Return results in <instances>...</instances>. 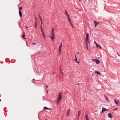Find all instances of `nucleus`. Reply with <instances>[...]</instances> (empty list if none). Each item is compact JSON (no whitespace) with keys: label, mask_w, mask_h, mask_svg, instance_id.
I'll return each mask as SVG.
<instances>
[{"label":"nucleus","mask_w":120,"mask_h":120,"mask_svg":"<svg viewBox=\"0 0 120 120\" xmlns=\"http://www.w3.org/2000/svg\"><path fill=\"white\" fill-rule=\"evenodd\" d=\"M61 94V93L60 92L59 93V96L60 95V96H61L60 94Z\"/></svg>","instance_id":"obj_35"},{"label":"nucleus","mask_w":120,"mask_h":120,"mask_svg":"<svg viewBox=\"0 0 120 120\" xmlns=\"http://www.w3.org/2000/svg\"><path fill=\"white\" fill-rule=\"evenodd\" d=\"M85 42L86 44L88 43L89 44H90V42L89 40V39H85Z\"/></svg>","instance_id":"obj_5"},{"label":"nucleus","mask_w":120,"mask_h":120,"mask_svg":"<svg viewBox=\"0 0 120 120\" xmlns=\"http://www.w3.org/2000/svg\"><path fill=\"white\" fill-rule=\"evenodd\" d=\"M118 54V56H120V55L118 54Z\"/></svg>","instance_id":"obj_48"},{"label":"nucleus","mask_w":120,"mask_h":120,"mask_svg":"<svg viewBox=\"0 0 120 120\" xmlns=\"http://www.w3.org/2000/svg\"><path fill=\"white\" fill-rule=\"evenodd\" d=\"M76 55H77V54H76V55H75V59H76V58H77V57H76Z\"/></svg>","instance_id":"obj_46"},{"label":"nucleus","mask_w":120,"mask_h":120,"mask_svg":"<svg viewBox=\"0 0 120 120\" xmlns=\"http://www.w3.org/2000/svg\"><path fill=\"white\" fill-rule=\"evenodd\" d=\"M74 60V61H77V58H76V59H75V60Z\"/></svg>","instance_id":"obj_33"},{"label":"nucleus","mask_w":120,"mask_h":120,"mask_svg":"<svg viewBox=\"0 0 120 120\" xmlns=\"http://www.w3.org/2000/svg\"><path fill=\"white\" fill-rule=\"evenodd\" d=\"M22 9V7H20L19 8V11H21V10Z\"/></svg>","instance_id":"obj_21"},{"label":"nucleus","mask_w":120,"mask_h":120,"mask_svg":"<svg viewBox=\"0 0 120 120\" xmlns=\"http://www.w3.org/2000/svg\"><path fill=\"white\" fill-rule=\"evenodd\" d=\"M96 47L97 48H100V49H101V46L99 45L98 44L96 45Z\"/></svg>","instance_id":"obj_11"},{"label":"nucleus","mask_w":120,"mask_h":120,"mask_svg":"<svg viewBox=\"0 0 120 120\" xmlns=\"http://www.w3.org/2000/svg\"><path fill=\"white\" fill-rule=\"evenodd\" d=\"M40 27H41V32H43V29H42V25H41L40 26Z\"/></svg>","instance_id":"obj_15"},{"label":"nucleus","mask_w":120,"mask_h":120,"mask_svg":"<svg viewBox=\"0 0 120 120\" xmlns=\"http://www.w3.org/2000/svg\"><path fill=\"white\" fill-rule=\"evenodd\" d=\"M79 119H78V118H77V120H78Z\"/></svg>","instance_id":"obj_55"},{"label":"nucleus","mask_w":120,"mask_h":120,"mask_svg":"<svg viewBox=\"0 0 120 120\" xmlns=\"http://www.w3.org/2000/svg\"><path fill=\"white\" fill-rule=\"evenodd\" d=\"M60 72H61V73L62 74V75H63V72H62V71H61Z\"/></svg>","instance_id":"obj_39"},{"label":"nucleus","mask_w":120,"mask_h":120,"mask_svg":"<svg viewBox=\"0 0 120 120\" xmlns=\"http://www.w3.org/2000/svg\"><path fill=\"white\" fill-rule=\"evenodd\" d=\"M36 44V43H32V45H35Z\"/></svg>","instance_id":"obj_32"},{"label":"nucleus","mask_w":120,"mask_h":120,"mask_svg":"<svg viewBox=\"0 0 120 120\" xmlns=\"http://www.w3.org/2000/svg\"><path fill=\"white\" fill-rule=\"evenodd\" d=\"M67 15V17L68 18V17H69L68 14H66Z\"/></svg>","instance_id":"obj_36"},{"label":"nucleus","mask_w":120,"mask_h":120,"mask_svg":"<svg viewBox=\"0 0 120 120\" xmlns=\"http://www.w3.org/2000/svg\"><path fill=\"white\" fill-rule=\"evenodd\" d=\"M92 60L94 62H95L97 64H98L100 63L99 61V60L96 59H93Z\"/></svg>","instance_id":"obj_1"},{"label":"nucleus","mask_w":120,"mask_h":120,"mask_svg":"<svg viewBox=\"0 0 120 120\" xmlns=\"http://www.w3.org/2000/svg\"><path fill=\"white\" fill-rule=\"evenodd\" d=\"M59 97L58 98L57 100L56 101L57 103L58 104L59 103V101L61 98V96H59Z\"/></svg>","instance_id":"obj_2"},{"label":"nucleus","mask_w":120,"mask_h":120,"mask_svg":"<svg viewBox=\"0 0 120 120\" xmlns=\"http://www.w3.org/2000/svg\"><path fill=\"white\" fill-rule=\"evenodd\" d=\"M108 116L110 118H112V115L110 113H108Z\"/></svg>","instance_id":"obj_10"},{"label":"nucleus","mask_w":120,"mask_h":120,"mask_svg":"<svg viewBox=\"0 0 120 120\" xmlns=\"http://www.w3.org/2000/svg\"><path fill=\"white\" fill-rule=\"evenodd\" d=\"M76 85L77 86H79V83L77 84H76Z\"/></svg>","instance_id":"obj_34"},{"label":"nucleus","mask_w":120,"mask_h":120,"mask_svg":"<svg viewBox=\"0 0 120 120\" xmlns=\"http://www.w3.org/2000/svg\"><path fill=\"white\" fill-rule=\"evenodd\" d=\"M70 112V109H69L68 110L67 113V116H68L69 115Z\"/></svg>","instance_id":"obj_12"},{"label":"nucleus","mask_w":120,"mask_h":120,"mask_svg":"<svg viewBox=\"0 0 120 120\" xmlns=\"http://www.w3.org/2000/svg\"><path fill=\"white\" fill-rule=\"evenodd\" d=\"M65 13L66 14H68V13L67 12V11L66 10H65Z\"/></svg>","instance_id":"obj_31"},{"label":"nucleus","mask_w":120,"mask_h":120,"mask_svg":"<svg viewBox=\"0 0 120 120\" xmlns=\"http://www.w3.org/2000/svg\"><path fill=\"white\" fill-rule=\"evenodd\" d=\"M79 1H81V0H78Z\"/></svg>","instance_id":"obj_50"},{"label":"nucleus","mask_w":120,"mask_h":120,"mask_svg":"<svg viewBox=\"0 0 120 120\" xmlns=\"http://www.w3.org/2000/svg\"><path fill=\"white\" fill-rule=\"evenodd\" d=\"M92 75L93 76H94V74H92Z\"/></svg>","instance_id":"obj_51"},{"label":"nucleus","mask_w":120,"mask_h":120,"mask_svg":"<svg viewBox=\"0 0 120 120\" xmlns=\"http://www.w3.org/2000/svg\"><path fill=\"white\" fill-rule=\"evenodd\" d=\"M60 45H60V46H59V47L61 48V47H62V43H61V44Z\"/></svg>","instance_id":"obj_24"},{"label":"nucleus","mask_w":120,"mask_h":120,"mask_svg":"<svg viewBox=\"0 0 120 120\" xmlns=\"http://www.w3.org/2000/svg\"><path fill=\"white\" fill-rule=\"evenodd\" d=\"M37 24H35V26H34V27H35V29L36 28V27H37Z\"/></svg>","instance_id":"obj_26"},{"label":"nucleus","mask_w":120,"mask_h":120,"mask_svg":"<svg viewBox=\"0 0 120 120\" xmlns=\"http://www.w3.org/2000/svg\"><path fill=\"white\" fill-rule=\"evenodd\" d=\"M81 113V111L80 110L78 112V114L77 115L78 116V119H79V116L80 115Z\"/></svg>","instance_id":"obj_4"},{"label":"nucleus","mask_w":120,"mask_h":120,"mask_svg":"<svg viewBox=\"0 0 120 120\" xmlns=\"http://www.w3.org/2000/svg\"><path fill=\"white\" fill-rule=\"evenodd\" d=\"M25 34H24V35L22 36V37L23 38H25Z\"/></svg>","instance_id":"obj_25"},{"label":"nucleus","mask_w":120,"mask_h":120,"mask_svg":"<svg viewBox=\"0 0 120 120\" xmlns=\"http://www.w3.org/2000/svg\"><path fill=\"white\" fill-rule=\"evenodd\" d=\"M41 21V25H42V20Z\"/></svg>","instance_id":"obj_40"},{"label":"nucleus","mask_w":120,"mask_h":120,"mask_svg":"<svg viewBox=\"0 0 120 120\" xmlns=\"http://www.w3.org/2000/svg\"><path fill=\"white\" fill-rule=\"evenodd\" d=\"M79 11H81V10H79Z\"/></svg>","instance_id":"obj_56"},{"label":"nucleus","mask_w":120,"mask_h":120,"mask_svg":"<svg viewBox=\"0 0 120 120\" xmlns=\"http://www.w3.org/2000/svg\"><path fill=\"white\" fill-rule=\"evenodd\" d=\"M86 47V48H87V49L88 50V46Z\"/></svg>","instance_id":"obj_44"},{"label":"nucleus","mask_w":120,"mask_h":120,"mask_svg":"<svg viewBox=\"0 0 120 120\" xmlns=\"http://www.w3.org/2000/svg\"><path fill=\"white\" fill-rule=\"evenodd\" d=\"M88 115H86V120H89L87 118Z\"/></svg>","instance_id":"obj_22"},{"label":"nucleus","mask_w":120,"mask_h":120,"mask_svg":"<svg viewBox=\"0 0 120 120\" xmlns=\"http://www.w3.org/2000/svg\"><path fill=\"white\" fill-rule=\"evenodd\" d=\"M26 28H28V27L27 26H26Z\"/></svg>","instance_id":"obj_49"},{"label":"nucleus","mask_w":120,"mask_h":120,"mask_svg":"<svg viewBox=\"0 0 120 120\" xmlns=\"http://www.w3.org/2000/svg\"><path fill=\"white\" fill-rule=\"evenodd\" d=\"M42 47H43V46H42V47H41V48H42Z\"/></svg>","instance_id":"obj_52"},{"label":"nucleus","mask_w":120,"mask_h":120,"mask_svg":"<svg viewBox=\"0 0 120 120\" xmlns=\"http://www.w3.org/2000/svg\"><path fill=\"white\" fill-rule=\"evenodd\" d=\"M76 9H78V8H76Z\"/></svg>","instance_id":"obj_57"},{"label":"nucleus","mask_w":120,"mask_h":120,"mask_svg":"<svg viewBox=\"0 0 120 120\" xmlns=\"http://www.w3.org/2000/svg\"><path fill=\"white\" fill-rule=\"evenodd\" d=\"M35 21H37V18L36 17L35 18Z\"/></svg>","instance_id":"obj_38"},{"label":"nucleus","mask_w":120,"mask_h":120,"mask_svg":"<svg viewBox=\"0 0 120 120\" xmlns=\"http://www.w3.org/2000/svg\"><path fill=\"white\" fill-rule=\"evenodd\" d=\"M19 13L20 17H21L22 16V14L21 11H19Z\"/></svg>","instance_id":"obj_13"},{"label":"nucleus","mask_w":120,"mask_h":120,"mask_svg":"<svg viewBox=\"0 0 120 120\" xmlns=\"http://www.w3.org/2000/svg\"><path fill=\"white\" fill-rule=\"evenodd\" d=\"M59 51H61V48L59 47Z\"/></svg>","instance_id":"obj_30"},{"label":"nucleus","mask_w":120,"mask_h":120,"mask_svg":"<svg viewBox=\"0 0 120 120\" xmlns=\"http://www.w3.org/2000/svg\"><path fill=\"white\" fill-rule=\"evenodd\" d=\"M105 97V98L106 100L107 101H108L109 102V100L108 99V98L106 96H104Z\"/></svg>","instance_id":"obj_19"},{"label":"nucleus","mask_w":120,"mask_h":120,"mask_svg":"<svg viewBox=\"0 0 120 120\" xmlns=\"http://www.w3.org/2000/svg\"><path fill=\"white\" fill-rule=\"evenodd\" d=\"M117 109H118V108H116L114 110H116Z\"/></svg>","instance_id":"obj_47"},{"label":"nucleus","mask_w":120,"mask_h":120,"mask_svg":"<svg viewBox=\"0 0 120 120\" xmlns=\"http://www.w3.org/2000/svg\"><path fill=\"white\" fill-rule=\"evenodd\" d=\"M51 38L52 41H53L55 39V35H52V36L50 37Z\"/></svg>","instance_id":"obj_7"},{"label":"nucleus","mask_w":120,"mask_h":120,"mask_svg":"<svg viewBox=\"0 0 120 120\" xmlns=\"http://www.w3.org/2000/svg\"><path fill=\"white\" fill-rule=\"evenodd\" d=\"M60 71H61V67H60Z\"/></svg>","instance_id":"obj_43"},{"label":"nucleus","mask_w":120,"mask_h":120,"mask_svg":"<svg viewBox=\"0 0 120 120\" xmlns=\"http://www.w3.org/2000/svg\"><path fill=\"white\" fill-rule=\"evenodd\" d=\"M37 24V21H35V24Z\"/></svg>","instance_id":"obj_28"},{"label":"nucleus","mask_w":120,"mask_h":120,"mask_svg":"<svg viewBox=\"0 0 120 120\" xmlns=\"http://www.w3.org/2000/svg\"><path fill=\"white\" fill-rule=\"evenodd\" d=\"M70 23L71 25V26H72V28H74V27L73 25L72 24V23H71V22H70Z\"/></svg>","instance_id":"obj_23"},{"label":"nucleus","mask_w":120,"mask_h":120,"mask_svg":"<svg viewBox=\"0 0 120 120\" xmlns=\"http://www.w3.org/2000/svg\"><path fill=\"white\" fill-rule=\"evenodd\" d=\"M46 88H48V86H47V85H46Z\"/></svg>","instance_id":"obj_45"},{"label":"nucleus","mask_w":120,"mask_h":120,"mask_svg":"<svg viewBox=\"0 0 120 120\" xmlns=\"http://www.w3.org/2000/svg\"><path fill=\"white\" fill-rule=\"evenodd\" d=\"M95 73H97L98 74H100V75L101 74L98 71H96L95 72Z\"/></svg>","instance_id":"obj_16"},{"label":"nucleus","mask_w":120,"mask_h":120,"mask_svg":"<svg viewBox=\"0 0 120 120\" xmlns=\"http://www.w3.org/2000/svg\"><path fill=\"white\" fill-rule=\"evenodd\" d=\"M39 18H40V20L41 21V20H42L41 19V17H40V15H39Z\"/></svg>","instance_id":"obj_27"},{"label":"nucleus","mask_w":120,"mask_h":120,"mask_svg":"<svg viewBox=\"0 0 120 120\" xmlns=\"http://www.w3.org/2000/svg\"><path fill=\"white\" fill-rule=\"evenodd\" d=\"M44 109H49L48 108L46 107H44Z\"/></svg>","instance_id":"obj_20"},{"label":"nucleus","mask_w":120,"mask_h":120,"mask_svg":"<svg viewBox=\"0 0 120 120\" xmlns=\"http://www.w3.org/2000/svg\"><path fill=\"white\" fill-rule=\"evenodd\" d=\"M60 52L61 51H59V55H60Z\"/></svg>","instance_id":"obj_37"},{"label":"nucleus","mask_w":120,"mask_h":120,"mask_svg":"<svg viewBox=\"0 0 120 120\" xmlns=\"http://www.w3.org/2000/svg\"><path fill=\"white\" fill-rule=\"evenodd\" d=\"M94 24L95 27H96L97 25L99 23V22H98L95 20L94 21Z\"/></svg>","instance_id":"obj_8"},{"label":"nucleus","mask_w":120,"mask_h":120,"mask_svg":"<svg viewBox=\"0 0 120 120\" xmlns=\"http://www.w3.org/2000/svg\"><path fill=\"white\" fill-rule=\"evenodd\" d=\"M94 43L96 45L98 44L95 41H94Z\"/></svg>","instance_id":"obj_29"},{"label":"nucleus","mask_w":120,"mask_h":120,"mask_svg":"<svg viewBox=\"0 0 120 120\" xmlns=\"http://www.w3.org/2000/svg\"><path fill=\"white\" fill-rule=\"evenodd\" d=\"M88 37H89V34L88 33H87L86 34V38L85 39H88Z\"/></svg>","instance_id":"obj_14"},{"label":"nucleus","mask_w":120,"mask_h":120,"mask_svg":"<svg viewBox=\"0 0 120 120\" xmlns=\"http://www.w3.org/2000/svg\"><path fill=\"white\" fill-rule=\"evenodd\" d=\"M47 93H48V91H47Z\"/></svg>","instance_id":"obj_54"},{"label":"nucleus","mask_w":120,"mask_h":120,"mask_svg":"<svg viewBox=\"0 0 120 120\" xmlns=\"http://www.w3.org/2000/svg\"><path fill=\"white\" fill-rule=\"evenodd\" d=\"M76 62L78 63V64H79L80 63V62L79 61H76Z\"/></svg>","instance_id":"obj_42"},{"label":"nucleus","mask_w":120,"mask_h":120,"mask_svg":"<svg viewBox=\"0 0 120 120\" xmlns=\"http://www.w3.org/2000/svg\"><path fill=\"white\" fill-rule=\"evenodd\" d=\"M42 35H43V37L44 38H45V36L43 32H42Z\"/></svg>","instance_id":"obj_18"},{"label":"nucleus","mask_w":120,"mask_h":120,"mask_svg":"<svg viewBox=\"0 0 120 120\" xmlns=\"http://www.w3.org/2000/svg\"><path fill=\"white\" fill-rule=\"evenodd\" d=\"M86 44V47H87V46H88V44H89L88 43H87V44Z\"/></svg>","instance_id":"obj_41"},{"label":"nucleus","mask_w":120,"mask_h":120,"mask_svg":"<svg viewBox=\"0 0 120 120\" xmlns=\"http://www.w3.org/2000/svg\"><path fill=\"white\" fill-rule=\"evenodd\" d=\"M54 28H52V31H51V35H54Z\"/></svg>","instance_id":"obj_9"},{"label":"nucleus","mask_w":120,"mask_h":120,"mask_svg":"<svg viewBox=\"0 0 120 120\" xmlns=\"http://www.w3.org/2000/svg\"><path fill=\"white\" fill-rule=\"evenodd\" d=\"M77 54H79V52H78L77 53Z\"/></svg>","instance_id":"obj_53"},{"label":"nucleus","mask_w":120,"mask_h":120,"mask_svg":"<svg viewBox=\"0 0 120 120\" xmlns=\"http://www.w3.org/2000/svg\"><path fill=\"white\" fill-rule=\"evenodd\" d=\"M68 19V20L69 21L70 23L71 22V21L70 20V17L67 18Z\"/></svg>","instance_id":"obj_17"},{"label":"nucleus","mask_w":120,"mask_h":120,"mask_svg":"<svg viewBox=\"0 0 120 120\" xmlns=\"http://www.w3.org/2000/svg\"><path fill=\"white\" fill-rule=\"evenodd\" d=\"M108 110L105 108H102V110L101 112L103 113L104 111H107Z\"/></svg>","instance_id":"obj_6"},{"label":"nucleus","mask_w":120,"mask_h":120,"mask_svg":"<svg viewBox=\"0 0 120 120\" xmlns=\"http://www.w3.org/2000/svg\"><path fill=\"white\" fill-rule=\"evenodd\" d=\"M114 101L116 105L119 104V101L118 100H114Z\"/></svg>","instance_id":"obj_3"}]
</instances>
